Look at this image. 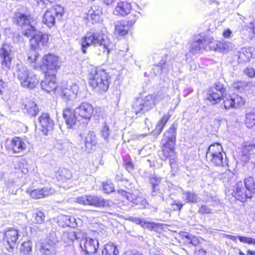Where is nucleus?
I'll list each match as a JSON object with an SVG mask.
<instances>
[{"instance_id":"obj_1","label":"nucleus","mask_w":255,"mask_h":255,"mask_svg":"<svg viewBox=\"0 0 255 255\" xmlns=\"http://www.w3.org/2000/svg\"><path fill=\"white\" fill-rule=\"evenodd\" d=\"M81 50L84 54L87 53V49L93 45L95 47V52L99 55L108 56L115 45L108 38L107 34L102 31L88 32L81 41Z\"/></svg>"},{"instance_id":"obj_2","label":"nucleus","mask_w":255,"mask_h":255,"mask_svg":"<svg viewBox=\"0 0 255 255\" xmlns=\"http://www.w3.org/2000/svg\"><path fill=\"white\" fill-rule=\"evenodd\" d=\"M32 18L21 13H16L13 17V21L17 25L24 27L22 33L27 37L32 36L30 39V47L35 49L41 47L48 43L49 38L47 35H44L37 31L35 27L31 25Z\"/></svg>"},{"instance_id":"obj_3","label":"nucleus","mask_w":255,"mask_h":255,"mask_svg":"<svg viewBox=\"0 0 255 255\" xmlns=\"http://www.w3.org/2000/svg\"><path fill=\"white\" fill-rule=\"evenodd\" d=\"M47 43L45 45H47ZM45 45L35 49L31 48L28 54V62L32 64L34 69H40L46 75H48V74L55 75L60 66V62L57 56L54 54L48 53L45 55L40 61L38 62L39 55L36 49H41Z\"/></svg>"},{"instance_id":"obj_4","label":"nucleus","mask_w":255,"mask_h":255,"mask_svg":"<svg viewBox=\"0 0 255 255\" xmlns=\"http://www.w3.org/2000/svg\"><path fill=\"white\" fill-rule=\"evenodd\" d=\"M255 194V180L249 176L245 178L244 182L237 181L233 187L232 195L236 199L245 202L251 199Z\"/></svg>"},{"instance_id":"obj_5","label":"nucleus","mask_w":255,"mask_h":255,"mask_svg":"<svg viewBox=\"0 0 255 255\" xmlns=\"http://www.w3.org/2000/svg\"><path fill=\"white\" fill-rule=\"evenodd\" d=\"M165 97V94L158 92L155 95H149L144 99H137L132 105V112L139 116L151 109L156 103L162 100Z\"/></svg>"},{"instance_id":"obj_6","label":"nucleus","mask_w":255,"mask_h":255,"mask_svg":"<svg viewBox=\"0 0 255 255\" xmlns=\"http://www.w3.org/2000/svg\"><path fill=\"white\" fill-rule=\"evenodd\" d=\"M177 124H173L164 133L161 141L162 155L161 159L166 160L168 158L173 156L174 147L176 142Z\"/></svg>"},{"instance_id":"obj_7","label":"nucleus","mask_w":255,"mask_h":255,"mask_svg":"<svg viewBox=\"0 0 255 255\" xmlns=\"http://www.w3.org/2000/svg\"><path fill=\"white\" fill-rule=\"evenodd\" d=\"M110 76L103 69H98L94 74H91L89 78V85L97 92H106L110 85Z\"/></svg>"},{"instance_id":"obj_8","label":"nucleus","mask_w":255,"mask_h":255,"mask_svg":"<svg viewBox=\"0 0 255 255\" xmlns=\"http://www.w3.org/2000/svg\"><path fill=\"white\" fill-rule=\"evenodd\" d=\"M15 75L20 85L24 88L33 89L39 82L37 76L29 72L26 67L22 65H17Z\"/></svg>"},{"instance_id":"obj_9","label":"nucleus","mask_w":255,"mask_h":255,"mask_svg":"<svg viewBox=\"0 0 255 255\" xmlns=\"http://www.w3.org/2000/svg\"><path fill=\"white\" fill-rule=\"evenodd\" d=\"M63 13V7L59 5H54L46 11L43 17L42 22L49 27H51L54 25L56 18L60 19Z\"/></svg>"},{"instance_id":"obj_10","label":"nucleus","mask_w":255,"mask_h":255,"mask_svg":"<svg viewBox=\"0 0 255 255\" xmlns=\"http://www.w3.org/2000/svg\"><path fill=\"white\" fill-rule=\"evenodd\" d=\"M10 45L4 43L0 49V61L2 68L5 71L10 69L12 57Z\"/></svg>"},{"instance_id":"obj_11","label":"nucleus","mask_w":255,"mask_h":255,"mask_svg":"<svg viewBox=\"0 0 255 255\" xmlns=\"http://www.w3.org/2000/svg\"><path fill=\"white\" fill-rule=\"evenodd\" d=\"M208 45L207 37L203 34L195 35L190 42L189 49L191 53H198L200 50L205 49Z\"/></svg>"},{"instance_id":"obj_12","label":"nucleus","mask_w":255,"mask_h":255,"mask_svg":"<svg viewBox=\"0 0 255 255\" xmlns=\"http://www.w3.org/2000/svg\"><path fill=\"white\" fill-rule=\"evenodd\" d=\"M78 91L79 87L76 84H67L60 89L59 94L64 101L68 102L76 98Z\"/></svg>"},{"instance_id":"obj_13","label":"nucleus","mask_w":255,"mask_h":255,"mask_svg":"<svg viewBox=\"0 0 255 255\" xmlns=\"http://www.w3.org/2000/svg\"><path fill=\"white\" fill-rule=\"evenodd\" d=\"M99 246V242L97 240L83 237L80 240V247L82 251L86 255H92L95 254Z\"/></svg>"},{"instance_id":"obj_14","label":"nucleus","mask_w":255,"mask_h":255,"mask_svg":"<svg viewBox=\"0 0 255 255\" xmlns=\"http://www.w3.org/2000/svg\"><path fill=\"white\" fill-rule=\"evenodd\" d=\"M94 109L91 104L88 102H83L75 109V113L81 119L89 120L93 114Z\"/></svg>"},{"instance_id":"obj_15","label":"nucleus","mask_w":255,"mask_h":255,"mask_svg":"<svg viewBox=\"0 0 255 255\" xmlns=\"http://www.w3.org/2000/svg\"><path fill=\"white\" fill-rule=\"evenodd\" d=\"M38 120L41 127L40 129L44 134L47 135L49 131L53 130L54 122L48 114L42 113Z\"/></svg>"},{"instance_id":"obj_16","label":"nucleus","mask_w":255,"mask_h":255,"mask_svg":"<svg viewBox=\"0 0 255 255\" xmlns=\"http://www.w3.org/2000/svg\"><path fill=\"white\" fill-rule=\"evenodd\" d=\"M102 8L97 5H93L86 13V19L92 23H98L101 20Z\"/></svg>"},{"instance_id":"obj_17","label":"nucleus","mask_w":255,"mask_h":255,"mask_svg":"<svg viewBox=\"0 0 255 255\" xmlns=\"http://www.w3.org/2000/svg\"><path fill=\"white\" fill-rule=\"evenodd\" d=\"M36 250L43 255H54L56 254V247L49 242L45 241L36 244Z\"/></svg>"},{"instance_id":"obj_18","label":"nucleus","mask_w":255,"mask_h":255,"mask_svg":"<svg viewBox=\"0 0 255 255\" xmlns=\"http://www.w3.org/2000/svg\"><path fill=\"white\" fill-rule=\"evenodd\" d=\"M45 76L44 80L41 82V88L47 92L55 90L57 87L55 75L48 74Z\"/></svg>"},{"instance_id":"obj_19","label":"nucleus","mask_w":255,"mask_h":255,"mask_svg":"<svg viewBox=\"0 0 255 255\" xmlns=\"http://www.w3.org/2000/svg\"><path fill=\"white\" fill-rule=\"evenodd\" d=\"M63 117L69 128H72L77 122L81 120L80 118L75 113V109L73 110L70 108H66L63 111Z\"/></svg>"},{"instance_id":"obj_20","label":"nucleus","mask_w":255,"mask_h":255,"mask_svg":"<svg viewBox=\"0 0 255 255\" xmlns=\"http://www.w3.org/2000/svg\"><path fill=\"white\" fill-rule=\"evenodd\" d=\"M5 236L9 247L11 249H14L19 237V231L18 230L10 228L5 232Z\"/></svg>"},{"instance_id":"obj_21","label":"nucleus","mask_w":255,"mask_h":255,"mask_svg":"<svg viewBox=\"0 0 255 255\" xmlns=\"http://www.w3.org/2000/svg\"><path fill=\"white\" fill-rule=\"evenodd\" d=\"M89 205L96 207H108L110 206V203L109 200L100 196L89 195Z\"/></svg>"},{"instance_id":"obj_22","label":"nucleus","mask_w":255,"mask_h":255,"mask_svg":"<svg viewBox=\"0 0 255 255\" xmlns=\"http://www.w3.org/2000/svg\"><path fill=\"white\" fill-rule=\"evenodd\" d=\"M51 190V188L48 187L37 188L30 191L29 195L32 198L35 199L45 198L52 193Z\"/></svg>"},{"instance_id":"obj_23","label":"nucleus","mask_w":255,"mask_h":255,"mask_svg":"<svg viewBox=\"0 0 255 255\" xmlns=\"http://www.w3.org/2000/svg\"><path fill=\"white\" fill-rule=\"evenodd\" d=\"M131 10L130 3L123 1L118 2L117 6L115 8L114 13L117 15L126 16L128 15Z\"/></svg>"},{"instance_id":"obj_24","label":"nucleus","mask_w":255,"mask_h":255,"mask_svg":"<svg viewBox=\"0 0 255 255\" xmlns=\"http://www.w3.org/2000/svg\"><path fill=\"white\" fill-rule=\"evenodd\" d=\"M221 154H225L221 144L219 143H215L208 147L206 153V158H210V156L212 155Z\"/></svg>"},{"instance_id":"obj_25","label":"nucleus","mask_w":255,"mask_h":255,"mask_svg":"<svg viewBox=\"0 0 255 255\" xmlns=\"http://www.w3.org/2000/svg\"><path fill=\"white\" fill-rule=\"evenodd\" d=\"M239 59L242 62H249L253 57V50L251 47L242 48L239 52Z\"/></svg>"},{"instance_id":"obj_26","label":"nucleus","mask_w":255,"mask_h":255,"mask_svg":"<svg viewBox=\"0 0 255 255\" xmlns=\"http://www.w3.org/2000/svg\"><path fill=\"white\" fill-rule=\"evenodd\" d=\"M223 96L221 91H218L217 89L211 88L208 92L207 99L213 104H215L220 101Z\"/></svg>"},{"instance_id":"obj_27","label":"nucleus","mask_w":255,"mask_h":255,"mask_svg":"<svg viewBox=\"0 0 255 255\" xmlns=\"http://www.w3.org/2000/svg\"><path fill=\"white\" fill-rule=\"evenodd\" d=\"M11 146L15 153L20 152L26 149L25 142L19 137H15L11 140Z\"/></svg>"},{"instance_id":"obj_28","label":"nucleus","mask_w":255,"mask_h":255,"mask_svg":"<svg viewBox=\"0 0 255 255\" xmlns=\"http://www.w3.org/2000/svg\"><path fill=\"white\" fill-rule=\"evenodd\" d=\"M24 109L27 113L30 116L35 117L39 112V110L35 102L28 100L24 104Z\"/></svg>"},{"instance_id":"obj_29","label":"nucleus","mask_w":255,"mask_h":255,"mask_svg":"<svg viewBox=\"0 0 255 255\" xmlns=\"http://www.w3.org/2000/svg\"><path fill=\"white\" fill-rule=\"evenodd\" d=\"M129 28L127 22L120 21L115 25V32L120 35H125L128 33Z\"/></svg>"},{"instance_id":"obj_30","label":"nucleus","mask_w":255,"mask_h":255,"mask_svg":"<svg viewBox=\"0 0 255 255\" xmlns=\"http://www.w3.org/2000/svg\"><path fill=\"white\" fill-rule=\"evenodd\" d=\"M56 177L58 180L64 182L70 179L72 175L70 171L67 169L61 168L56 172Z\"/></svg>"},{"instance_id":"obj_31","label":"nucleus","mask_w":255,"mask_h":255,"mask_svg":"<svg viewBox=\"0 0 255 255\" xmlns=\"http://www.w3.org/2000/svg\"><path fill=\"white\" fill-rule=\"evenodd\" d=\"M224 154H216V155H212L210 158H206L207 161L217 166H224V163H225V160L224 159Z\"/></svg>"},{"instance_id":"obj_32","label":"nucleus","mask_w":255,"mask_h":255,"mask_svg":"<svg viewBox=\"0 0 255 255\" xmlns=\"http://www.w3.org/2000/svg\"><path fill=\"white\" fill-rule=\"evenodd\" d=\"M226 237L230 240L236 242L237 239L238 238L241 243L255 245V238L247 237L245 236H235L231 235H226Z\"/></svg>"},{"instance_id":"obj_33","label":"nucleus","mask_w":255,"mask_h":255,"mask_svg":"<svg viewBox=\"0 0 255 255\" xmlns=\"http://www.w3.org/2000/svg\"><path fill=\"white\" fill-rule=\"evenodd\" d=\"M102 253V255H118L119 252L116 246L113 244H108L105 246Z\"/></svg>"},{"instance_id":"obj_34","label":"nucleus","mask_w":255,"mask_h":255,"mask_svg":"<svg viewBox=\"0 0 255 255\" xmlns=\"http://www.w3.org/2000/svg\"><path fill=\"white\" fill-rule=\"evenodd\" d=\"M183 198L185 199L187 203H197L199 201V198L197 195L193 192L189 191L183 192Z\"/></svg>"},{"instance_id":"obj_35","label":"nucleus","mask_w":255,"mask_h":255,"mask_svg":"<svg viewBox=\"0 0 255 255\" xmlns=\"http://www.w3.org/2000/svg\"><path fill=\"white\" fill-rule=\"evenodd\" d=\"M32 243L30 241L23 242L20 248V252L24 255H30L32 252Z\"/></svg>"},{"instance_id":"obj_36","label":"nucleus","mask_w":255,"mask_h":255,"mask_svg":"<svg viewBox=\"0 0 255 255\" xmlns=\"http://www.w3.org/2000/svg\"><path fill=\"white\" fill-rule=\"evenodd\" d=\"M60 220L64 222L65 225L67 226L75 228L77 226L76 219L73 217L67 215H62L60 217Z\"/></svg>"},{"instance_id":"obj_37","label":"nucleus","mask_w":255,"mask_h":255,"mask_svg":"<svg viewBox=\"0 0 255 255\" xmlns=\"http://www.w3.org/2000/svg\"><path fill=\"white\" fill-rule=\"evenodd\" d=\"M233 107L238 108L243 107L246 102L245 100L238 95L234 94L232 95Z\"/></svg>"},{"instance_id":"obj_38","label":"nucleus","mask_w":255,"mask_h":255,"mask_svg":"<svg viewBox=\"0 0 255 255\" xmlns=\"http://www.w3.org/2000/svg\"><path fill=\"white\" fill-rule=\"evenodd\" d=\"M255 149V145H245L242 147L241 152L243 156L245 157V161L249 158L250 155H251Z\"/></svg>"},{"instance_id":"obj_39","label":"nucleus","mask_w":255,"mask_h":255,"mask_svg":"<svg viewBox=\"0 0 255 255\" xmlns=\"http://www.w3.org/2000/svg\"><path fill=\"white\" fill-rule=\"evenodd\" d=\"M246 124L248 128H251L255 125V112L246 114Z\"/></svg>"},{"instance_id":"obj_40","label":"nucleus","mask_w":255,"mask_h":255,"mask_svg":"<svg viewBox=\"0 0 255 255\" xmlns=\"http://www.w3.org/2000/svg\"><path fill=\"white\" fill-rule=\"evenodd\" d=\"M223 102L222 105H223L225 109L229 110L230 108H234L232 95L223 96Z\"/></svg>"},{"instance_id":"obj_41","label":"nucleus","mask_w":255,"mask_h":255,"mask_svg":"<svg viewBox=\"0 0 255 255\" xmlns=\"http://www.w3.org/2000/svg\"><path fill=\"white\" fill-rule=\"evenodd\" d=\"M119 194H120L122 196L125 197L126 199L134 204L135 200L136 199L137 196L133 194L130 193L126 192V191L121 189L118 191Z\"/></svg>"},{"instance_id":"obj_42","label":"nucleus","mask_w":255,"mask_h":255,"mask_svg":"<svg viewBox=\"0 0 255 255\" xmlns=\"http://www.w3.org/2000/svg\"><path fill=\"white\" fill-rule=\"evenodd\" d=\"M242 38L246 40H251L254 38V34L248 28V25L245 28L242 29L241 32Z\"/></svg>"},{"instance_id":"obj_43","label":"nucleus","mask_w":255,"mask_h":255,"mask_svg":"<svg viewBox=\"0 0 255 255\" xmlns=\"http://www.w3.org/2000/svg\"><path fill=\"white\" fill-rule=\"evenodd\" d=\"M162 187H152V191L151 195L153 197L157 196L160 198L161 201H163L164 200V194L162 191L163 189Z\"/></svg>"},{"instance_id":"obj_44","label":"nucleus","mask_w":255,"mask_h":255,"mask_svg":"<svg viewBox=\"0 0 255 255\" xmlns=\"http://www.w3.org/2000/svg\"><path fill=\"white\" fill-rule=\"evenodd\" d=\"M235 177L234 174L230 171L224 173L221 177V180L225 183H232Z\"/></svg>"},{"instance_id":"obj_45","label":"nucleus","mask_w":255,"mask_h":255,"mask_svg":"<svg viewBox=\"0 0 255 255\" xmlns=\"http://www.w3.org/2000/svg\"><path fill=\"white\" fill-rule=\"evenodd\" d=\"M208 45H209V48L211 50L214 51H220L219 45L221 44V41L217 40H214L213 38L208 39Z\"/></svg>"},{"instance_id":"obj_46","label":"nucleus","mask_w":255,"mask_h":255,"mask_svg":"<svg viewBox=\"0 0 255 255\" xmlns=\"http://www.w3.org/2000/svg\"><path fill=\"white\" fill-rule=\"evenodd\" d=\"M34 221L36 224H42L45 221V216L43 212L37 211L33 214Z\"/></svg>"},{"instance_id":"obj_47","label":"nucleus","mask_w":255,"mask_h":255,"mask_svg":"<svg viewBox=\"0 0 255 255\" xmlns=\"http://www.w3.org/2000/svg\"><path fill=\"white\" fill-rule=\"evenodd\" d=\"M96 143V135L94 132H89L85 138V145H95Z\"/></svg>"},{"instance_id":"obj_48","label":"nucleus","mask_w":255,"mask_h":255,"mask_svg":"<svg viewBox=\"0 0 255 255\" xmlns=\"http://www.w3.org/2000/svg\"><path fill=\"white\" fill-rule=\"evenodd\" d=\"M45 241L49 242L55 246L56 244L58 242L57 233L53 231L50 232Z\"/></svg>"},{"instance_id":"obj_49","label":"nucleus","mask_w":255,"mask_h":255,"mask_svg":"<svg viewBox=\"0 0 255 255\" xmlns=\"http://www.w3.org/2000/svg\"><path fill=\"white\" fill-rule=\"evenodd\" d=\"M103 191L107 194L114 191V186L110 181H107L103 183Z\"/></svg>"},{"instance_id":"obj_50","label":"nucleus","mask_w":255,"mask_h":255,"mask_svg":"<svg viewBox=\"0 0 255 255\" xmlns=\"http://www.w3.org/2000/svg\"><path fill=\"white\" fill-rule=\"evenodd\" d=\"M101 135L105 139H107L110 135V130L109 126L105 123L101 131Z\"/></svg>"},{"instance_id":"obj_51","label":"nucleus","mask_w":255,"mask_h":255,"mask_svg":"<svg viewBox=\"0 0 255 255\" xmlns=\"http://www.w3.org/2000/svg\"><path fill=\"white\" fill-rule=\"evenodd\" d=\"M220 51L225 52L232 49V43L227 41H221V44L219 45Z\"/></svg>"},{"instance_id":"obj_52","label":"nucleus","mask_w":255,"mask_h":255,"mask_svg":"<svg viewBox=\"0 0 255 255\" xmlns=\"http://www.w3.org/2000/svg\"><path fill=\"white\" fill-rule=\"evenodd\" d=\"M76 201L81 205H89V195L78 197L76 198Z\"/></svg>"},{"instance_id":"obj_53","label":"nucleus","mask_w":255,"mask_h":255,"mask_svg":"<svg viewBox=\"0 0 255 255\" xmlns=\"http://www.w3.org/2000/svg\"><path fill=\"white\" fill-rule=\"evenodd\" d=\"M150 183L152 185V187H161V186L160 185V183L161 181V178L158 177L155 175H153L150 178Z\"/></svg>"},{"instance_id":"obj_54","label":"nucleus","mask_w":255,"mask_h":255,"mask_svg":"<svg viewBox=\"0 0 255 255\" xmlns=\"http://www.w3.org/2000/svg\"><path fill=\"white\" fill-rule=\"evenodd\" d=\"M134 204L140 205L142 208H144L146 207L147 203L145 198L142 197H137Z\"/></svg>"},{"instance_id":"obj_55","label":"nucleus","mask_w":255,"mask_h":255,"mask_svg":"<svg viewBox=\"0 0 255 255\" xmlns=\"http://www.w3.org/2000/svg\"><path fill=\"white\" fill-rule=\"evenodd\" d=\"M198 212L202 214H211L212 210L206 205H202L199 209Z\"/></svg>"},{"instance_id":"obj_56","label":"nucleus","mask_w":255,"mask_h":255,"mask_svg":"<svg viewBox=\"0 0 255 255\" xmlns=\"http://www.w3.org/2000/svg\"><path fill=\"white\" fill-rule=\"evenodd\" d=\"M184 237L186 239H187L190 241V243L191 244L196 246L198 243V240L197 238L191 235H187Z\"/></svg>"},{"instance_id":"obj_57","label":"nucleus","mask_w":255,"mask_h":255,"mask_svg":"<svg viewBox=\"0 0 255 255\" xmlns=\"http://www.w3.org/2000/svg\"><path fill=\"white\" fill-rule=\"evenodd\" d=\"M244 73L250 77H253L255 76V70L252 67H247L244 70Z\"/></svg>"},{"instance_id":"obj_58","label":"nucleus","mask_w":255,"mask_h":255,"mask_svg":"<svg viewBox=\"0 0 255 255\" xmlns=\"http://www.w3.org/2000/svg\"><path fill=\"white\" fill-rule=\"evenodd\" d=\"M128 220L133 223H135L136 224L140 225L141 227L142 226L144 221L141 219L137 217H130L128 218Z\"/></svg>"},{"instance_id":"obj_59","label":"nucleus","mask_w":255,"mask_h":255,"mask_svg":"<svg viewBox=\"0 0 255 255\" xmlns=\"http://www.w3.org/2000/svg\"><path fill=\"white\" fill-rule=\"evenodd\" d=\"M125 167L128 171L131 172L133 170L134 166L131 161L127 160L125 161Z\"/></svg>"},{"instance_id":"obj_60","label":"nucleus","mask_w":255,"mask_h":255,"mask_svg":"<svg viewBox=\"0 0 255 255\" xmlns=\"http://www.w3.org/2000/svg\"><path fill=\"white\" fill-rule=\"evenodd\" d=\"M246 86V83L242 81H237L234 82L233 85V88L237 90H240L241 89L243 88Z\"/></svg>"},{"instance_id":"obj_61","label":"nucleus","mask_w":255,"mask_h":255,"mask_svg":"<svg viewBox=\"0 0 255 255\" xmlns=\"http://www.w3.org/2000/svg\"><path fill=\"white\" fill-rule=\"evenodd\" d=\"M64 236L71 241H73L77 239V235L74 232L66 233L64 234Z\"/></svg>"},{"instance_id":"obj_62","label":"nucleus","mask_w":255,"mask_h":255,"mask_svg":"<svg viewBox=\"0 0 255 255\" xmlns=\"http://www.w3.org/2000/svg\"><path fill=\"white\" fill-rule=\"evenodd\" d=\"M138 18V16L136 14L131 15L130 19L127 22L129 26H132Z\"/></svg>"},{"instance_id":"obj_63","label":"nucleus","mask_w":255,"mask_h":255,"mask_svg":"<svg viewBox=\"0 0 255 255\" xmlns=\"http://www.w3.org/2000/svg\"><path fill=\"white\" fill-rule=\"evenodd\" d=\"M163 128V126L160 125L159 124H158L156 125V126L153 132L154 134L158 135L161 132Z\"/></svg>"},{"instance_id":"obj_64","label":"nucleus","mask_w":255,"mask_h":255,"mask_svg":"<svg viewBox=\"0 0 255 255\" xmlns=\"http://www.w3.org/2000/svg\"><path fill=\"white\" fill-rule=\"evenodd\" d=\"M169 119V117L168 116L165 115L159 121L158 124L163 126V128H164L166 124L167 123V121H168Z\"/></svg>"}]
</instances>
